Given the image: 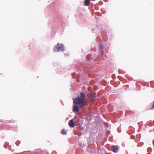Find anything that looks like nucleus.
<instances>
[{
    "label": "nucleus",
    "mask_w": 154,
    "mask_h": 154,
    "mask_svg": "<svg viewBox=\"0 0 154 154\" xmlns=\"http://www.w3.org/2000/svg\"><path fill=\"white\" fill-rule=\"evenodd\" d=\"M103 48V45L102 44H100V50H102Z\"/></svg>",
    "instance_id": "obj_9"
},
{
    "label": "nucleus",
    "mask_w": 154,
    "mask_h": 154,
    "mask_svg": "<svg viewBox=\"0 0 154 154\" xmlns=\"http://www.w3.org/2000/svg\"><path fill=\"white\" fill-rule=\"evenodd\" d=\"M73 111L77 112L79 111V106L76 105L74 106V108L73 109Z\"/></svg>",
    "instance_id": "obj_4"
},
{
    "label": "nucleus",
    "mask_w": 154,
    "mask_h": 154,
    "mask_svg": "<svg viewBox=\"0 0 154 154\" xmlns=\"http://www.w3.org/2000/svg\"><path fill=\"white\" fill-rule=\"evenodd\" d=\"M61 133L63 135H66V132L63 129L61 130Z\"/></svg>",
    "instance_id": "obj_8"
},
{
    "label": "nucleus",
    "mask_w": 154,
    "mask_h": 154,
    "mask_svg": "<svg viewBox=\"0 0 154 154\" xmlns=\"http://www.w3.org/2000/svg\"><path fill=\"white\" fill-rule=\"evenodd\" d=\"M89 98L90 100H94L95 99V95L94 94H91Z\"/></svg>",
    "instance_id": "obj_5"
},
{
    "label": "nucleus",
    "mask_w": 154,
    "mask_h": 154,
    "mask_svg": "<svg viewBox=\"0 0 154 154\" xmlns=\"http://www.w3.org/2000/svg\"><path fill=\"white\" fill-rule=\"evenodd\" d=\"M90 0H85V4L86 6H88L90 3Z\"/></svg>",
    "instance_id": "obj_7"
},
{
    "label": "nucleus",
    "mask_w": 154,
    "mask_h": 154,
    "mask_svg": "<svg viewBox=\"0 0 154 154\" xmlns=\"http://www.w3.org/2000/svg\"><path fill=\"white\" fill-rule=\"evenodd\" d=\"M80 95V97L73 99V101L74 104L78 105L80 108H82L87 105L85 103L86 96L83 92H81Z\"/></svg>",
    "instance_id": "obj_1"
},
{
    "label": "nucleus",
    "mask_w": 154,
    "mask_h": 154,
    "mask_svg": "<svg viewBox=\"0 0 154 154\" xmlns=\"http://www.w3.org/2000/svg\"><path fill=\"white\" fill-rule=\"evenodd\" d=\"M153 145L154 146V140L153 141Z\"/></svg>",
    "instance_id": "obj_10"
},
{
    "label": "nucleus",
    "mask_w": 154,
    "mask_h": 154,
    "mask_svg": "<svg viewBox=\"0 0 154 154\" xmlns=\"http://www.w3.org/2000/svg\"><path fill=\"white\" fill-rule=\"evenodd\" d=\"M112 151L114 152H116L119 149L118 147L117 146H112Z\"/></svg>",
    "instance_id": "obj_6"
},
{
    "label": "nucleus",
    "mask_w": 154,
    "mask_h": 154,
    "mask_svg": "<svg viewBox=\"0 0 154 154\" xmlns=\"http://www.w3.org/2000/svg\"><path fill=\"white\" fill-rule=\"evenodd\" d=\"M63 46L62 44H57V45L54 48V51L58 52L63 50Z\"/></svg>",
    "instance_id": "obj_2"
},
{
    "label": "nucleus",
    "mask_w": 154,
    "mask_h": 154,
    "mask_svg": "<svg viewBox=\"0 0 154 154\" xmlns=\"http://www.w3.org/2000/svg\"><path fill=\"white\" fill-rule=\"evenodd\" d=\"M69 126L70 127H73L75 126V123L72 119L70 120L69 124Z\"/></svg>",
    "instance_id": "obj_3"
}]
</instances>
